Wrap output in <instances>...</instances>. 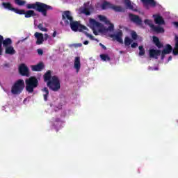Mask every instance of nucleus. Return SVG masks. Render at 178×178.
Returning <instances> with one entry per match:
<instances>
[{
  "label": "nucleus",
  "mask_w": 178,
  "mask_h": 178,
  "mask_svg": "<svg viewBox=\"0 0 178 178\" xmlns=\"http://www.w3.org/2000/svg\"><path fill=\"white\" fill-rule=\"evenodd\" d=\"M26 8L27 9H34L37 12H40L44 17H47L48 10H52L54 9L52 6L40 1H36L34 3H29L26 5Z\"/></svg>",
  "instance_id": "1"
},
{
  "label": "nucleus",
  "mask_w": 178,
  "mask_h": 178,
  "mask_svg": "<svg viewBox=\"0 0 178 178\" xmlns=\"http://www.w3.org/2000/svg\"><path fill=\"white\" fill-rule=\"evenodd\" d=\"M89 23L91 26H92L93 34L95 35H98L99 33H103L104 34L106 33H112L115 29V26L113 24H111L108 28H103L102 29H99V31L95 30V27H100L101 23L97 22L95 19H90Z\"/></svg>",
  "instance_id": "2"
},
{
  "label": "nucleus",
  "mask_w": 178,
  "mask_h": 178,
  "mask_svg": "<svg viewBox=\"0 0 178 178\" xmlns=\"http://www.w3.org/2000/svg\"><path fill=\"white\" fill-rule=\"evenodd\" d=\"M37 87H38V79L36 76H31L25 80V90L29 94H33Z\"/></svg>",
  "instance_id": "3"
},
{
  "label": "nucleus",
  "mask_w": 178,
  "mask_h": 178,
  "mask_svg": "<svg viewBox=\"0 0 178 178\" xmlns=\"http://www.w3.org/2000/svg\"><path fill=\"white\" fill-rule=\"evenodd\" d=\"M24 87H26V85H24V80L18 79L12 86L11 92L13 95H20V94L23 92Z\"/></svg>",
  "instance_id": "4"
},
{
  "label": "nucleus",
  "mask_w": 178,
  "mask_h": 178,
  "mask_svg": "<svg viewBox=\"0 0 178 178\" xmlns=\"http://www.w3.org/2000/svg\"><path fill=\"white\" fill-rule=\"evenodd\" d=\"M47 87H49V90L56 92L60 90V79L56 75L52 76L51 81L47 82Z\"/></svg>",
  "instance_id": "5"
},
{
  "label": "nucleus",
  "mask_w": 178,
  "mask_h": 178,
  "mask_svg": "<svg viewBox=\"0 0 178 178\" xmlns=\"http://www.w3.org/2000/svg\"><path fill=\"white\" fill-rule=\"evenodd\" d=\"M69 24L72 31H83V30H87V27L86 26L81 25L77 21H72L70 22Z\"/></svg>",
  "instance_id": "6"
},
{
  "label": "nucleus",
  "mask_w": 178,
  "mask_h": 178,
  "mask_svg": "<svg viewBox=\"0 0 178 178\" xmlns=\"http://www.w3.org/2000/svg\"><path fill=\"white\" fill-rule=\"evenodd\" d=\"M63 20L65 26H69L70 23L73 21V17H72L70 11L67 10L63 13Z\"/></svg>",
  "instance_id": "7"
},
{
  "label": "nucleus",
  "mask_w": 178,
  "mask_h": 178,
  "mask_svg": "<svg viewBox=\"0 0 178 178\" xmlns=\"http://www.w3.org/2000/svg\"><path fill=\"white\" fill-rule=\"evenodd\" d=\"M19 73L21 76H25L26 77H30V71L26 64H21L19 67Z\"/></svg>",
  "instance_id": "8"
},
{
  "label": "nucleus",
  "mask_w": 178,
  "mask_h": 178,
  "mask_svg": "<svg viewBox=\"0 0 178 178\" xmlns=\"http://www.w3.org/2000/svg\"><path fill=\"white\" fill-rule=\"evenodd\" d=\"M172 52L173 55V47H172V45H166L163 48V49L161 51V60H163L166 55H169V54H172Z\"/></svg>",
  "instance_id": "9"
},
{
  "label": "nucleus",
  "mask_w": 178,
  "mask_h": 178,
  "mask_svg": "<svg viewBox=\"0 0 178 178\" xmlns=\"http://www.w3.org/2000/svg\"><path fill=\"white\" fill-rule=\"evenodd\" d=\"M140 2L143 3V6L145 9H149V6L151 8L156 7V1L155 0H140Z\"/></svg>",
  "instance_id": "10"
},
{
  "label": "nucleus",
  "mask_w": 178,
  "mask_h": 178,
  "mask_svg": "<svg viewBox=\"0 0 178 178\" xmlns=\"http://www.w3.org/2000/svg\"><path fill=\"white\" fill-rule=\"evenodd\" d=\"M162 56L161 49H151L149 50V58H153L154 59H158L159 56Z\"/></svg>",
  "instance_id": "11"
},
{
  "label": "nucleus",
  "mask_w": 178,
  "mask_h": 178,
  "mask_svg": "<svg viewBox=\"0 0 178 178\" xmlns=\"http://www.w3.org/2000/svg\"><path fill=\"white\" fill-rule=\"evenodd\" d=\"M129 19L131 22H133V23H135V24H138V26H141L143 23V20L138 15H136L134 14H129Z\"/></svg>",
  "instance_id": "12"
},
{
  "label": "nucleus",
  "mask_w": 178,
  "mask_h": 178,
  "mask_svg": "<svg viewBox=\"0 0 178 178\" xmlns=\"http://www.w3.org/2000/svg\"><path fill=\"white\" fill-rule=\"evenodd\" d=\"M34 37L37 40L36 44L38 45H41V44L44 42V34H42V33H39V32L35 33Z\"/></svg>",
  "instance_id": "13"
},
{
  "label": "nucleus",
  "mask_w": 178,
  "mask_h": 178,
  "mask_svg": "<svg viewBox=\"0 0 178 178\" xmlns=\"http://www.w3.org/2000/svg\"><path fill=\"white\" fill-rule=\"evenodd\" d=\"M44 67H45V66L44 65V63L42 62L39 63L37 65L31 66L32 72H41V70H42Z\"/></svg>",
  "instance_id": "14"
},
{
  "label": "nucleus",
  "mask_w": 178,
  "mask_h": 178,
  "mask_svg": "<svg viewBox=\"0 0 178 178\" xmlns=\"http://www.w3.org/2000/svg\"><path fill=\"white\" fill-rule=\"evenodd\" d=\"M13 42L12 39L9 38L3 39V36L0 35V45H12Z\"/></svg>",
  "instance_id": "15"
},
{
  "label": "nucleus",
  "mask_w": 178,
  "mask_h": 178,
  "mask_svg": "<svg viewBox=\"0 0 178 178\" xmlns=\"http://www.w3.org/2000/svg\"><path fill=\"white\" fill-rule=\"evenodd\" d=\"M122 35H123V32L120 31L117 34L111 35V38H115V40L120 44H123V39H122Z\"/></svg>",
  "instance_id": "16"
},
{
  "label": "nucleus",
  "mask_w": 178,
  "mask_h": 178,
  "mask_svg": "<svg viewBox=\"0 0 178 178\" xmlns=\"http://www.w3.org/2000/svg\"><path fill=\"white\" fill-rule=\"evenodd\" d=\"M44 81V83H49V81H51V79H52V71L48 70L44 73L43 76Z\"/></svg>",
  "instance_id": "17"
},
{
  "label": "nucleus",
  "mask_w": 178,
  "mask_h": 178,
  "mask_svg": "<svg viewBox=\"0 0 178 178\" xmlns=\"http://www.w3.org/2000/svg\"><path fill=\"white\" fill-rule=\"evenodd\" d=\"M111 9L114 12H121L122 13H124V12H126V8H122L120 6H115L113 4L111 5Z\"/></svg>",
  "instance_id": "18"
},
{
  "label": "nucleus",
  "mask_w": 178,
  "mask_h": 178,
  "mask_svg": "<svg viewBox=\"0 0 178 178\" xmlns=\"http://www.w3.org/2000/svg\"><path fill=\"white\" fill-rule=\"evenodd\" d=\"M156 24H165V20L161 15H154Z\"/></svg>",
  "instance_id": "19"
},
{
  "label": "nucleus",
  "mask_w": 178,
  "mask_h": 178,
  "mask_svg": "<svg viewBox=\"0 0 178 178\" xmlns=\"http://www.w3.org/2000/svg\"><path fill=\"white\" fill-rule=\"evenodd\" d=\"M124 45H138V43L134 42V40L129 38V36H127L124 38Z\"/></svg>",
  "instance_id": "20"
},
{
  "label": "nucleus",
  "mask_w": 178,
  "mask_h": 178,
  "mask_svg": "<svg viewBox=\"0 0 178 178\" xmlns=\"http://www.w3.org/2000/svg\"><path fill=\"white\" fill-rule=\"evenodd\" d=\"M6 54L7 55H15L16 54V50L12 46L6 45Z\"/></svg>",
  "instance_id": "21"
},
{
  "label": "nucleus",
  "mask_w": 178,
  "mask_h": 178,
  "mask_svg": "<svg viewBox=\"0 0 178 178\" xmlns=\"http://www.w3.org/2000/svg\"><path fill=\"white\" fill-rule=\"evenodd\" d=\"M125 1V6L127 8V9H129L130 10H133L134 12H137V8H134V6L131 4V1L130 0H124Z\"/></svg>",
  "instance_id": "22"
},
{
  "label": "nucleus",
  "mask_w": 178,
  "mask_h": 178,
  "mask_svg": "<svg viewBox=\"0 0 178 178\" xmlns=\"http://www.w3.org/2000/svg\"><path fill=\"white\" fill-rule=\"evenodd\" d=\"M74 67L76 69V72L80 70V67H81V64L80 63V57H76L74 63Z\"/></svg>",
  "instance_id": "23"
},
{
  "label": "nucleus",
  "mask_w": 178,
  "mask_h": 178,
  "mask_svg": "<svg viewBox=\"0 0 178 178\" xmlns=\"http://www.w3.org/2000/svg\"><path fill=\"white\" fill-rule=\"evenodd\" d=\"M2 6L4 8V9H7V10H11L13 12L15 8L12 6V3L10 2H3Z\"/></svg>",
  "instance_id": "24"
},
{
  "label": "nucleus",
  "mask_w": 178,
  "mask_h": 178,
  "mask_svg": "<svg viewBox=\"0 0 178 178\" xmlns=\"http://www.w3.org/2000/svg\"><path fill=\"white\" fill-rule=\"evenodd\" d=\"M26 19L32 17V16H37V14L33 10H29L24 14Z\"/></svg>",
  "instance_id": "25"
},
{
  "label": "nucleus",
  "mask_w": 178,
  "mask_h": 178,
  "mask_svg": "<svg viewBox=\"0 0 178 178\" xmlns=\"http://www.w3.org/2000/svg\"><path fill=\"white\" fill-rule=\"evenodd\" d=\"M42 91L43 92L44 101H48V96L49 95V90H48V88L44 87L42 89Z\"/></svg>",
  "instance_id": "26"
},
{
  "label": "nucleus",
  "mask_w": 178,
  "mask_h": 178,
  "mask_svg": "<svg viewBox=\"0 0 178 178\" xmlns=\"http://www.w3.org/2000/svg\"><path fill=\"white\" fill-rule=\"evenodd\" d=\"M88 5H90V3H86L84 4L85 8L83 10V13L84 15H86V16H90L91 15V12L90 11V8H88Z\"/></svg>",
  "instance_id": "27"
},
{
  "label": "nucleus",
  "mask_w": 178,
  "mask_h": 178,
  "mask_svg": "<svg viewBox=\"0 0 178 178\" xmlns=\"http://www.w3.org/2000/svg\"><path fill=\"white\" fill-rule=\"evenodd\" d=\"M152 31H154V33H165V29H163V28L156 26L155 25L152 26Z\"/></svg>",
  "instance_id": "28"
},
{
  "label": "nucleus",
  "mask_w": 178,
  "mask_h": 178,
  "mask_svg": "<svg viewBox=\"0 0 178 178\" xmlns=\"http://www.w3.org/2000/svg\"><path fill=\"white\" fill-rule=\"evenodd\" d=\"M112 8V3L108 2V1H104L102 4V9H103V10H105L106 9H111Z\"/></svg>",
  "instance_id": "29"
},
{
  "label": "nucleus",
  "mask_w": 178,
  "mask_h": 178,
  "mask_svg": "<svg viewBox=\"0 0 178 178\" xmlns=\"http://www.w3.org/2000/svg\"><path fill=\"white\" fill-rule=\"evenodd\" d=\"M99 20H101V22H104V23H106V24H111V21L108 20V19L106 18V17L103 16V15H99L98 16Z\"/></svg>",
  "instance_id": "30"
},
{
  "label": "nucleus",
  "mask_w": 178,
  "mask_h": 178,
  "mask_svg": "<svg viewBox=\"0 0 178 178\" xmlns=\"http://www.w3.org/2000/svg\"><path fill=\"white\" fill-rule=\"evenodd\" d=\"M100 58H101L102 60H103L104 62H106V60H108V62H109V60H111V57H109V56H108V54H101Z\"/></svg>",
  "instance_id": "31"
},
{
  "label": "nucleus",
  "mask_w": 178,
  "mask_h": 178,
  "mask_svg": "<svg viewBox=\"0 0 178 178\" xmlns=\"http://www.w3.org/2000/svg\"><path fill=\"white\" fill-rule=\"evenodd\" d=\"M15 3L18 6H24L26 5V1L24 0H15Z\"/></svg>",
  "instance_id": "32"
},
{
  "label": "nucleus",
  "mask_w": 178,
  "mask_h": 178,
  "mask_svg": "<svg viewBox=\"0 0 178 178\" xmlns=\"http://www.w3.org/2000/svg\"><path fill=\"white\" fill-rule=\"evenodd\" d=\"M145 55V49L143 45L139 46V56H144Z\"/></svg>",
  "instance_id": "33"
},
{
  "label": "nucleus",
  "mask_w": 178,
  "mask_h": 178,
  "mask_svg": "<svg viewBox=\"0 0 178 178\" xmlns=\"http://www.w3.org/2000/svg\"><path fill=\"white\" fill-rule=\"evenodd\" d=\"M38 29H39L40 31H44V33H47L48 31V29L44 27V24H39L38 25Z\"/></svg>",
  "instance_id": "34"
},
{
  "label": "nucleus",
  "mask_w": 178,
  "mask_h": 178,
  "mask_svg": "<svg viewBox=\"0 0 178 178\" xmlns=\"http://www.w3.org/2000/svg\"><path fill=\"white\" fill-rule=\"evenodd\" d=\"M13 12H15V13H17V15H24L26 10H19L17 8H15Z\"/></svg>",
  "instance_id": "35"
},
{
  "label": "nucleus",
  "mask_w": 178,
  "mask_h": 178,
  "mask_svg": "<svg viewBox=\"0 0 178 178\" xmlns=\"http://www.w3.org/2000/svg\"><path fill=\"white\" fill-rule=\"evenodd\" d=\"M131 36L134 41H136V40H137V38H138V35H137V33L134 31H132L131 32Z\"/></svg>",
  "instance_id": "36"
},
{
  "label": "nucleus",
  "mask_w": 178,
  "mask_h": 178,
  "mask_svg": "<svg viewBox=\"0 0 178 178\" xmlns=\"http://www.w3.org/2000/svg\"><path fill=\"white\" fill-rule=\"evenodd\" d=\"M153 42L155 44V45H162L159 41V38H158L156 36L153 37Z\"/></svg>",
  "instance_id": "37"
},
{
  "label": "nucleus",
  "mask_w": 178,
  "mask_h": 178,
  "mask_svg": "<svg viewBox=\"0 0 178 178\" xmlns=\"http://www.w3.org/2000/svg\"><path fill=\"white\" fill-rule=\"evenodd\" d=\"M145 24H147V26H149V27L151 29L154 26V24L152 23V20H150V19H145Z\"/></svg>",
  "instance_id": "38"
},
{
  "label": "nucleus",
  "mask_w": 178,
  "mask_h": 178,
  "mask_svg": "<svg viewBox=\"0 0 178 178\" xmlns=\"http://www.w3.org/2000/svg\"><path fill=\"white\" fill-rule=\"evenodd\" d=\"M173 55L174 56H177L178 55V45H175L173 49Z\"/></svg>",
  "instance_id": "39"
},
{
  "label": "nucleus",
  "mask_w": 178,
  "mask_h": 178,
  "mask_svg": "<svg viewBox=\"0 0 178 178\" xmlns=\"http://www.w3.org/2000/svg\"><path fill=\"white\" fill-rule=\"evenodd\" d=\"M43 38H44V41H47V40H48V38H49V35L47 33H44Z\"/></svg>",
  "instance_id": "40"
},
{
  "label": "nucleus",
  "mask_w": 178,
  "mask_h": 178,
  "mask_svg": "<svg viewBox=\"0 0 178 178\" xmlns=\"http://www.w3.org/2000/svg\"><path fill=\"white\" fill-rule=\"evenodd\" d=\"M38 55H43L44 51H42L41 49H38Z\"/></svg>",
  "instance_id": "41"
},
{
  "label": "nucleus",
  "mask_w": 178,
  "mask_h": 178,
  "mask_svg": "<svg viewBox=\"0 0 178 178\" xmlns=\"http://www.w3.org/2000/svg\"><path fill=\"white\" fill-rule=\"evenodd\" d=\"M86 35H87V37H89L90 40H94V36H92V35H90L89 33H86Z\"/></svg>",
  "instance_id": "42"
},
{
  "label": "nucleus",
  "mask_w": 178,
  "mask_h": 178,
  "mask_svg": "<svg viewBox=\"0 0 178 178\" xmlns=\"http://www.w3.org/2000/svg\"><path fill=\"white\" fill-rule=\"evenodd\" d=\"M26 40H27V38H24V39L21 40H19V41L17 42V44H20V42H24V41H25Z\"/></svg>",
  "instance_id": "43"
},
{
  "label": "nucleus",
  "mask_w": 178,
  "mask_h": 178,
  "mask_svg": "<svg viewBox=\"0 0 178 178\" xmlns=\"http://www.w3.org/2000/svg\"><path fill=\"white\" fill-rule=\"evenodd\" d=\"M175 45H178V36H175Z\"/></svg>",
  "instance_id": "44"
},
{
  "label": "nucleus",
  "mask_w": 178,
  "mask_h": 178,
  "mask_svg": "<svg viewBox=\"0 0 178 178\" xmlns=\"http://www.w3.org/2000/svg\"><path fill=\"white\" fill-rule=\"evenodd\" d=\"M52 37H53V38L56 37V31H54V33H53V34H52Z\"/></svg>",
  "instance_id": "45"
},
{
  "label": "nucleus",
  "mask_w": 178,
  "mask_h": 178,
  "mask_svg": "<svg viewBox=\"0 0 178 178\" xmlns=\"http://www.w3.org/2000/svg\"><path fill=\"white\" fill-rule=\"evenodd\" d=\"M88 43H89L88 40H85L83 42L84 45H88Z\"/></svg>",
  "instance_id": "46"
},
{
  "label": "nucleus",
  "mask_w": 178,
  "mask_h": 178,
  "mask_svg": "<svg viewBox=\"0 0 178 178\" xmlns=\"http://www.w3.org/2000/svg\"><path fill=\"white\" fill-rule=\"evenodd\" d=\"M172 56H170L168 57V62H170V60H172Z\"/></svg>",
  "instance_id": "47"
},
{
  "label": "nucleus",
  "mask_w": 178,
  "mask_h": 178,
  "mask_svg": "<svg viewBox=\"0 0 178 178\" xmlns=\"http://www.w3.org/2000/svg\"><path fill=\"white\" fill-rule=\"evenodd\" d=\"M0 55H2V45H0Z\"/></svg>",
  "instance_id": "48"
},
{
  "label": "nucleus",
  "mask_w": 178,
  "mask_h": 178,
  "mask_svg": "<svg viewBox=\"0 0 178 178\" xmlns=\"http://www.w3.org/2000/svg\"><path fill=\"white\" fill-rule=\"evenodd\" d=\"M102 49L106 50V46L105 45H102Z\"/></svg>",
  "instance_id": "49"
},
{
  "label": "nucleus",
  "mask_w": 178,
  "mask_h": 178,
  "mask_svg": "<svg viewBox=\"0 0 178 178\" xmlns=\"http://www.w3.org/2000/svg\"><path fill=\"white\" fill-rule=\"evenodd\" d=\"M72 45H82L81 43H74V44H72Z\"/></svg>",
  "instance_id": "50"
},
{
  "label": "nucleus",
  "mask_w": 178,
  "mask_h": 178,
  "mask_svg": "<svg viewBox=\"0 0 178 178\" xmlns=\"http://www.w3.org/2000/svg\"><path fill=\"white\" fill-rule=\"evenodd\" d=\"M156 47H157V48H159V49H161V48H162V47H163V46H162V45H157Z\"/></svg>",
  "instance_id": "51"
},
{
  "label": "nucleus",
  "mask_w": 178,
  "mask_h": 178,
  "mask_svg": "<svg viewBox=\"0 0 178 178\" xmlns=\"http://www.w3.org/2000/svg\"><path fill=\"white\" fill-rule=\"evenodd\" d=\"M175 26L178 28V22H175Z\"/></svg>",
  "instance_id": "52"
},
{
  "label": "nucleus",
  "mask_w": 178,
  "mask_h": 178,
  "mask_svg": "<svg viewBox=\"0 0 178 178\" xmlns=\"http://www.w3.org/2000/svg\"><path fill=\"white\" fill-rule=\"evenodd\" d=\"M137 45H131V48H136Z\"/></svg>",
  "instance_id": "53"
},
{
  "label": "nucleus",
  "mask_w": 178,
  "mask_h": 178,
  "mask_svg": "<svg viewBox=\"0 0 178 178\" xmlns=\"http://www.w3.org/2000/svg\"><path fill=\"white\" fill-rule=\"evenodd\" d=\"M56 122H60V118L56 119Z\"/></svg>",
  "instance_id": "54"
},
{
  "label": "nucleus",
  "mask_w": 178,
  "mask_h": 178,
  "mask_svg": "<svg viewBox=\"0 0 178 178\" xmlns=\"http://www.w3.org/2000/svg\"><path fill=\"white\" fill-rule=\"evenodd\" d=\"M75 48H77L78 47H81V45H75Z\"/></svg>",
  "instance_id": "55"
},
{
  "label": "nucleus",
  "mask_w": 178,
  "mask_h": 178,
  "mask_svg": "<svg viewBox=\"0 0 178 178\" xmlns=\"http://www.w3.org/2000/svg\"><path fill=\"white\" fill-rule=\"evenodd\" d=\"M120 54H124V51H120Z\"/></svg>",
  "instance_id": "56"
},
{
  "label": "nucleus",
  "mask_w": 178,
  "mask_h": 178,
  "mask_svg": "<svg viewBox=\"0 0 178 178\" xmlns=\"http://www.w3.org/2000/svg\"><path fill=\"white\" fill-rule=\"evenodd\" d=\"M99 45H103L102 43H99Z\"/></svg>",
  "instance_id": "57"
},
{
  "label": "nucleus",
  "mask_w": 178,
  "mask_h": 178,
  "mask_svg": "<svg viewBox=\"0 0 178 178\" xmlns=\"http://www.w3.org/2000/svg\"><path fill=\"white\" fill-rule=\"evenodd\" d=\"M26 99H24V102H26Z\"/></svg>",
  "instance_id": "58"
},
{
  "label": "nucleus",
  "mask_w": 178,
  "mask_h": 178,
  "mask_svg": "<svg viewBox=\"0 0 178 178\" xmlns=\"http://www.w3.org/2000/svg\"><path fill=\"white\" fill-rule=\"evenodd\" d=\"M127 47H129V46H125V48H127Z\"/></svg>",
  "instance_id": "59"
},
{
  "label": "nucleus",
  "mask_w": 178,
  "mask_h": 178,
  "mask_svg": "<svg viewBox=\"0 0 178 178\" xmlns=\"http://www.w3.org/2000/svg\"><path fill=\"white\" fill-rule=\"evenodd\" d=\"M96 41H97V42H98L97 39H96Z\"/></svg>",
  "instance_id": "60"
},
{
  "label": "nucleus",
  "mask_w": 178,
  "mask_h": 178,
  "mask_svg": "<svg viewBox=\"0 0 178 178\" xmlns=\"http://www.w3.org/2000/svg\"><path fill=\"white\" fill-rule=\"evenodd\" d=\"M166 45H170L169 44H167Z\"/></svg>",
  "instance_id": "61"
}]
</instances>
